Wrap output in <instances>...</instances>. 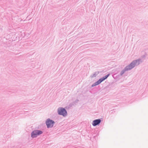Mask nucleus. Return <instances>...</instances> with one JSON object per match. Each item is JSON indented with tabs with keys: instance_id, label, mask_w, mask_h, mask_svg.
I'll list each match as a JSON object with an SVG mask.
<instances>
[{
	"instance_id": "1",
	"label": "nucleus",
	"mask_w": 148,
	"mask_h": 148,
	"mask_svg": "<svg viewBox=\"0 0 148 148\" xmlns=\"http://www.w3.org/2000/svg\"><path fill=\"white\" fill-rule=\"evenodd\" d=\"M143 61L140 59L134 60L129 65L126 66L120 72V75L122 76L126 71L130 70L136 66L138 65Z\"/></svg>"
},
{
	"instance_id": "2",
	"label": "nucleus",
	"mask_w": 148,
	"mask_h": 148,
	"mask_svg": "<svg viewBox=\"0 0 148 148\" xmlns=\"http://www.w3.org/2000/svg\"><path fill=\"white\" fill-rule=\"evenodd\" d=\"M110 75V74H108L106 75L104 77H103L100 78L97 81L95 82L91 86L92 87H94L100 84L101 82H103L106 79H107V78Z\"/></svg>"
},
{
	"instance_id": "3",
	"label": "nucleus",
	"mask_w": 148,
	"mask_h": 148,
	"mask_svg": "<svg viewBox=\"0 0 148 148\" xmlns=\"http://www.w3.org/2000/svg\"><path fill=\"white\" fill-rule=\"evenodd\" d=\"M43 133V132L40 130H35L32 131L31 133V136L33 138H36Z\"/></svg>"
},
{
	"instance_id": "4",
	"label": "nucleus",
	"mask_w": 148,
	"mask_h": 148,
	"mask_svg": "<svg viewBox=\"0 0 148 148\" xmlns=\"http://www.w3.org/2000/svg\"><path fill=\"white\" fill-rule=\"evenodd\" d=\"M57 112L58 114L62 115L63 116H65L67 114L66 110L62 107L59 108L58 109Z\"/></svg>"
},
{
	"instance_id": "5",
	"label": "nucleus",
	"mask_w": 148,
	"mask_h": 148,
	"mask_svg": "<svg viewBox=\"0 0 148 148\" xmlns=\"http://www.w3.org/2000/svg\"><path fill=\"white\" fill-rule=\"evenodd\" d=\"M45 123L47 128H49L53 127L55 122L53 120L49 118L46 120Z\"/></svg>"
},
{
	"instance_id": "6",
	"label": "nucleus",
	"mask_w": 148,
	"mask_h": 148,
	"mask_svg": "<svg viewBox=\"0 0 148 148\" xmlns=\"http://www.w3.org/2000/svg\"><path fill=\"white\" fill-rule=\"evenodd\" d=\"M101 121L100 119H97L93 121L92 124L93 126H95L99 125Z\"/></svg>"
},
{
	"instance_id": "7",
	"label": "nucleus",
	"mask_w": 148,
	"mask_h": 148,
	"mask_svg": "<svg viewBox=\"0 0 148 148\" xmlns=\"http://www.w3.org/2000/svg\"><path fill=\"white\" fill-rule=\"evenodd\" d=\"M99 73V71H96V72H94L92 75H91L90 76L91 77H95Z\"/></svg>"
},
{
	"instance_id": "8",
	"label": "nucleus",
	"mask_w": 148,
	"mask_h": 148,
	"mask_svg": "<svg viewBox=\"0 0 148 148\" xmlns=\"http://www.w3.org/2000/svg\"><path fill=\"white\" fill-rule=\"evenodd\" d=\"M78 101H79V100H76L75 101V102H77Z\"/></svg>"
},
{
	"instance_id": "9",
	"label": "nucleus",
	"mask_w": 148,
	"mask_h": 148,
	"mask_svg": "<svg viewBox=\"0 0 148 148\" xmlns=\"http://www.w3.org/2000/svg\"><path fill=\"white\" fill-rule=\"evenodd\" d=\"M143 57H145V56L144 55H143Z\"/></svg>"
}]
</instances>
